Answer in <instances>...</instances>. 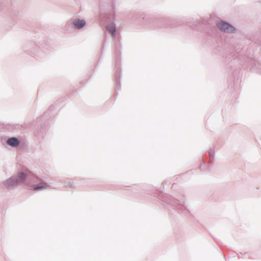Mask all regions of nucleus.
Masks as SVG:
<instances>
[{
	"mask_svg": "<svg viewBox=\"0 0 261 261\" xmlns=\"http://www.w3.org/2000/svg\"><path fill=\"white\" fill-rule=\"evenodd\" d=\"M30 173V172L29 171H26L25 172L18 173L16 179L12 178H9L6 181V186L9 187L10 186H14L19 182H23Z\"/></svg>",
	"mask_w": 261,
	"mask_h": 261,
	"instance_id": "1",
	"label": "nucleus"
},
{
	"mask_svg": "<svg viewBox=\"0 0 261 261\" xmlns=\"http://www.w3.org/2000/svg\"><path fill=\"white\" fill-rule=\"evenodd\" d=\"M218 27L221 31L227 33H232L235 30V29L233 26L230 25L228 23L223 21H221L218 23Z\"/></svg>",
	"mask_w": 261,
	"mask_h": 261,
	"instance_id": "2",
	"label": "nucleus"
},
{
	"mask_svg": "<svg viewBox=\"0 0 261 261\" xmlns=\"http://www.w3.org/2000/svg\"><path fill=\"white\" fill-rule=\"evenodd\" d=\"M19 143V141L16 138H11L7 141V144L13 147L18 146Z\"/></svg>",
	"mask_w": 261,
	"mask_h": 261,
	"instance_id": "3",
	"label": "nucleus"
},
{
	"mask_svg": "<svg viewBox=\"0 0 261 261\" xmlns=\"http://www.w3.org/2000/svg\"><path fill=\"white\" fill-rule=\"evenodd\" d=\"M73 24L76 27L81 28L85 25L86 22L84 20L76 19L73 21Z\"/></svg>",
	"mask_w": 261,
	"mask_h": 261,
	"instance_id": "4",
	"label": "nucleus"
},
{
	"mask_svg": "<svg viewBox=\"0 0 261 261\" xmlns=\"http://www.w3.org/2000/svg\"><path fill=\"white\" fill-rule=\"evenodd\" d=\"M107 28L109 32L112 34V35L114 36L116 31L115 25L114 24H112L108 26Z\"/></svg>",
	"mask_w": 261,
	"mask_h": 261,
	"instance_id": "5",
	"label": "nucleus"
},
{
	"mask_svg": "<svg viewBox=\"0 0 261 261\" xmlns=\"http://www.w3.org/2000/svg\"><path fill=\"white\" fill-rule=\"evenodd\" d=\"M46 187H47L46 184H43V185L38 186L35 187L34 190L35 191L45 189L46 188Z\"/></svg>",
	"mask_w": 261,
	"mask_h": 261,
	"instance_id": "6",
	"label": "nucleus"
}]
</instances>
